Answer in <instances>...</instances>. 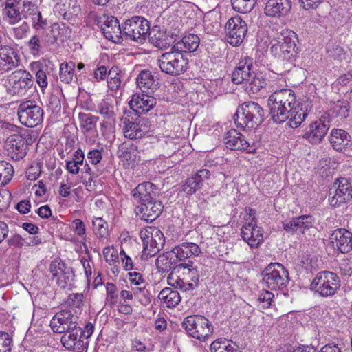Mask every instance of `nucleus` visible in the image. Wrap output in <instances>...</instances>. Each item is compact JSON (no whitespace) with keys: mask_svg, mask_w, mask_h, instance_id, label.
Masks as SVG:
<instances>
[{"mask_svg":"<svg viewBox=\"0 0 352 352\" xmlns=\"http://www.w3.org/2000/svg\"><path fill=\"white\" fill-rule=\"evenodd\" d=\"M267 105L274 123L283 124L289 120L292 128L301 124L307 116L309 107L308 102H297L294 91L289 89L274 91L268 98Z\"/></svg>","mask_w":352,"mask_h":352,"instance_id":"nucleus-1","label":"nucleus"},{"mask_svg":"<svg viewBox=\"0 0 352 352\" xmlns=\"http://www.w3.org/2000/svg\"><path fill=\"white\" fill-rule=\"evenodd\" d=\"M296 34L289 30H284L276 34L273 40L270 51L272 55L278 58L280 62H285L286 67L282 72L289 71L293 61L295 60Z\"/></svg>","mask_w":352,"mask_h":352,"instance_id":"nucleus-2","label":"nucleus"},{"mask_svg":"<svg viewBox=\"0 0 352 352\" xmlns=\"http://www.w3.org/2000/svg\"><path fill=\"white\" fill-rule=\"evenodd\" d=\"M264 120V110L255 102L243 103L237 108L234 117L236 126L247 131L256 129Z\"/></svg>","mask_w":352,"mask_h":352,"instance_id":"nucleus-3","label":"nucleus"},{"mask_svg":"<svg viewBox=\"0 0 352 352\" xmlns=\"http://www.w3.org/2000/svg\"><path fill=\"white\" fill-rule=\"evenodd\" d=\"M36 0H6L3 14L11 25L19 22L23 18H32L39 11Z\"/></svg>","mask_w":352,"mask_h":352,"instance_id":"nucleus-4","label":"nucleus"},{"mask_svg":"<svg viewBox=\"0 0 352 352\" xmlns=\"http://www.w3.org/2000/svg\"><path fill=\"white\" fill-rule=\"evenodd\" d=\"M157 64L162 72L170 76H179L187 70L188 60L184 54L177 51L173 46L170 51L159 56Z\"/></svg>","mask_w":352,"mask_h":352,"instance_id":"nucleus-5","label":"nucleus"},{"mask_svg":"<svg viewBox=\"0 0 352 352\" xmlns=\"http://www.w3.org/2000/svg\"><path fill=\"white\" fill-rule=\"evenodd\" d=\"M265 286L272 291L284 290L289 282L287 270L279 263H271L261 272Z\"/></svg>","mask_w":352,"mask_h":352,"instance_id":"nucleus-6","label":"nucleus"},{"mask_svg":"<svg viewBox=\"0 0 352 352\" xmlns=\"http://www.w3.org/2000/svg\"><path fill=\"white\" fill-rule=\"evenodd\" d=\"M310 286L322 297L333 296L340 287V280L334 272L322 271L316 274Z\"/></svg>","mask_w":352,"mask_h":352,"instance_id":"nucleus-7","label":"nucleus"},{"mask_svg":"<svg viewBox=\"0 0 352 352\" xmlns=\"http://www.w3.org/2000/svg\"><path fill=\"white\" fill-rule=\"evenodd\" d=\"M122 38L142 43L150 30L149 22L144 17L134 16L122 23Z\"/></svg>","mask_w":352,"mask_h":352,"instance_id":"nucleus-8","label":"nucleus"},{"mask_svg":"<svg viewBox=\"0 0 352 352\" xmlns=\"http://www.w3.org/2000/svg\"><path fill=\"white\" fill-rule=\"evenodd\" d=\"M182 327L192 338L199 340H206L213 331L212 323L201 315H191L186 317Z\"/></svg>","mask_w":352,"mask_h":352,"instance_id":"nucleus-9","label":"nucleus"},{"mask_svg":"<svg viewBox=\"0 0 352 352\" xmlns=\"http://www.w3.org/2000/svg\"><path fill=\"white\" fill-rule=\"evenodd\" d=\"M20 122L27 127H34L41 124L43 118V109L34 100L23 101L17 109Z\"/></svg>","mask_w":352,"mask_h":352,"instance_id":"nucleus-10","label":"nucleus"},{"mask_svg":"<svg viewBox=\"0 0 352 352\" xmlns=\"http://www.w3.org/2000/svg\"><path fill=\"white\" fill-rule=\"evenodd\" d=\"M352 199V178L340 177L335 180L329 190V201L330 205L338 207L341 204Z\"/></svg>","mask_w":352,"mask_h":352,"instance_id":"nucleus-11","label":"nucleus"},{"mask_svg":"<svg viewBox=\"0 0 352 352\" xmlns=\"http://www.w3.org/2000/svg\"><path fill=\"white\" fill-rule=\"evenodd\" d=\"M7 83L10 94L23 96L32 87L34 78L28 71L18 69L8 76Z\"/></svg>","mask_w":352,"mask_h":352,"instance_id":"nucleus-12","label":"nucleus"},{"mask_svg":"<svg viewBox=\"0 0 352 352\" xmlns=\"http://www.w3.org/2000/svg\"><path fill=\"white\" fill-rule=\"evenodd\" d=\"M143 243L144 255L155 256L164 245L165 239L163 233L157 228H148L140 232Z\"/></svg>","mask_w":352,"mask_h":352,"instance_id":"nucleus-13","label":"nucleus"},{"mask_svg":"<svg viewBox=\"0 0 352 352\" xmlns=\"http://www.w3.org/2000/svg\"><path fill=\"white\" fill-rule=\"evenodd\" d=\"M125 138L135 140L142 138L148 131L146 120L137 114L126 115L121 119Z\"/></svg>","mask_w":352,"mask_h":352,"instance_id":"nucleus-14","label":"nucleus"},{"mask_svg":"<svg viewBox=\"0 0 352 352\" xmlns=\"http://www.w3.org/2000/svg\"><path fill=\"white\" fill-rule=\"evenodd\" d=\"M228 42L233 46L240 45L248 32V26L245 21L236 16L230 18L225 25Z\"/></svg>","mask_w":352,"mask_h":352,"instance_id":"nucleus-15","label":"nucleus"},{"mask_svg":"<svg viewBox=\"0 0 352 352\" xmlns=\"http://www.w3.org/2000/svg\"><path fill=\"white\" fill-rule=\"evenodd\" d=\"M314 218L311 215H301L283 222V230L291 234H305L306 231L314 227Z\"/></svg>","mask_w":352,"mask_h":352,"instance_id":"nucleus-16","label":"nucleus"},{"mask_svg":"<svg viewBox=\"0 0 352 352\" xmlns=\"http://www.w3.org/2000/svg\"><path fill=\"white\" fill-rule=\"evenodd\" d=\"M5 148L14 160L23 159L26 155L28 143L25 137L15 133L8 137Z\"/></svg>","mask_w":352,"mask_h":352,"instance_id":"nucleus-17","label":"nucleus"},{"mask_svg":"<svg viewBox=\"0 0 352 352\" xmlns=\"http://www.w3.org/2000/svg\"><path fill=\"white\" fill-rule=\"evenodd\" d=\"M253 67L252 58L248 56L242 58L232 73V82L236 85H241L243 87L254 73Z\"/></svg>","mask_w":352,"mask_h":352,"instance_id":"nucleus-18","label":"nucleus"},{"mask_svg":"<svg viewBox=\"0 0 352 352\" xmlns=\"http://www.w3.org/2000/svg\"><path fill=\"white\" fill-rule=\"evenodd\" d=\"M329 239L334 249L346 254L352 250V233L345 228L334 230Z\"/></svg>","mask_w":352,"mask_h":352,"instance_id":"nucleus-19","label":"nucleus"},{"mask_svg":"<svg viewBox=\"0 0 352 352\" xmlns=\"http://www.w3.org/2000/svg\"><path fill=\"white\" fill-rule=\"evenodd\" d=\"M151 94L143 92L135 94L132 96L129 104L135 114L146 113L156 105V99Z\"/></svg>","mask_w":352,"mask_h":352,"instance_id":"nucleus-20","label":"nucleus"},{"mask_svg":"<svg viewBox=\"0 0 352 352\" xmlns=\"http://www.w3.org/2000/svg\"><path fill=\"white\" fill-rule=\"evenodd\" d=\"M20 65L16 52L9 45L0 46V74L14 69Z\"/></svg>","mask_w":352,"mask_h":352,"instance_id":"nucleus-21","label":"nucleus"},{"mask_svg":"<svg viewBox=\"0 0 352 352\" xmlns=\"http://www.w3.org/2000/svg\"><path fill=\"white\" fill-rule=\"evenodd\" d=\"M122 24L113 16H104L101 25V30L106 38L115 43H120L122 40Z\"/></svg>","mask_w":352,"mask_h":352,"instance_id":"nucleus-22","label":"nucleus"},{"mask_svg":"<svg viewBox=\"0 0 352 352\" xmlns=\"http://www.w3.org/2000/svg\"><path fill=\"white\" fill-rule=\"evenodd\" d=\"M263 230L258 227L256 222L244 225L241 231L243 239L252 248H258L263 241Z\"/></svg>","mask_w":352,"mask_h":352,"instance_id":"nucleus-23","label":"nucleus"},{"mask_svg":"<svg viewBox=\"0 0 352 352\" xmlns=\"http://www.w3.org/2000/svg\"><path fill=\"white\" fill-rule=\"evenodd\" d=\"M211 173L208 169H201L188 177L183 186V191L188 195H192L201 189L204 184L210 178Z\"/></svg>","mask_w":352,"mask_h":352,"instance_id":"nucleus-24","label":"nucleus"},{"mask_svg":"<svg viewBox=\"0 0 352 352\" xmlns=\"http://www.w3.org/2000/svg\"><path fill=\"white\" fill-rule=\"evenodd\" d=\"M140 218L146 222H153L162 212L164 205L160 201H156L154 197L151 200L138 206Z\"/></svg>","mask_w":352,"mask_h":352,"instance_id":"nucleus-25","label":"nucleus"},{"mask_svg":"<svg viewBox=\"0 0 352 352\" xmlns=\"http://www.w3.org/2000/svg\"><path fill=\"white\" fill-rule=\"evenodd\" d=\"M224 144L228 148L231 150L252 152L249 142L236 129H231L226 133L224 137Z\"/></svg>","mask_w":352,"mask_h":352,"instance_id":"nucleus-26","label":"nucleus"},{"mask_svg":"<svg viewBox=\"0 0 352 352\" xmlns=\"http://www.w3.org/2000/svg\"><path fill=\"white\" fill-rule=\"evenodd\" d=\"M157 186L151 182L140 184L131 192L134 201L142 205L143 203L151 200L157 193Z\"/></svg>","mask_w":352,"mask_h":352,"instance_id":"nucleus-27","label":"nucleus"},{"mask_svg":"<svg viewBox=\"0 0 352 352\" xmlns=\"http://www.w3.org/2000/svg\"><path fill=\"white\" fill-rule=\"evenodd\" d=\"M329 121L317 120L310 125L309 131L303 135V138L312 144L320 143L329 129Z\"/></svg>","mask_w":352,"mask_h":352,"instance_id":"nucleus-28","label":"nucleus"},{"mask_svg":"<svg viewBox=\"0 0 352 352\" xmlns=\"http://www.w3.org/2000/svg\"><path fill=\"white\" fill-rule=\"evenodd\" d=\"M292 8L291 0H267L265 14L272 17L286 16Z\"/></svg>","mask_w":352,"mask_h":352,"instance_id":"nucleus-29","label":"nucleus"},{"mask_svg":"<svg viewBox=\"0 0 352 352\" xmlns=\"http://www.w3.org/2000/svg\"><path fill=\"white\" fill-rule=\"evenodd\" d=\"M329 142L334 150L342 151L352 144V137L345 130L333 129L329 136Z\"/></svg>","mask_w":352,"mask_h":352,"instance_id":"nucleus-30","label":"nucleus"},{"mask_svg":"<svg viewBox=\"0 0 352 352\" xmlns=\"http://www.w3.org/2000/svg\"><path fill=\"white\" fill-rule=\"evenodd\" d=\"M171 252L176 256L177 261H183L192 256H198L201 251L196 243L184 242L173 248Z\"/></svg>","mask_w":352,"mask_h":352,"instance_id":"nucleus-31","label":"nucleus"},{"mask_svg":"<svg viewBox=\"0 0 352 352\" xmlns=\"http://www.w3.org/2000/svg\"><path fill=\"white\" fill-rule=\"evenodd\" d=\"M149 41L155 47L164 50L168 48L173 38L170 37L165 31L160 29L159 26H154L151 30H149L147 34Z\"/></svg>","mask_w":352,"mask_h":352,"instance_id":"nucleus-32","label":"nucleus"},{"mask_svg":"<svg viewBox=\"0 0 352 352\" xmlns=\"http://www.w3.org/2000/svg\"><path fill=\"white\" fill-rule=\"evenodd\" d=\"M136 82L142 92L148 94L154 93L158 85V82L149 70L141 71L136 78Z\"/></svg>","mask_w":352,"mask_h":352,"instance_id":"nucleus-33","label":"nucleus"},{"mask_svg":"<svg viewBox=\"0 0 352 352\" xmlns=\"http://www.w3.org/2000/svg\"><path fill=\"white\" fill-rule=\"evenodd\" d=\"M267 81L264 74L254 72L242 87L249 95L255 94L265 87Z\"/></svg>","mask_w":352,"mask_h":352,"instance_id":"nucleus-34","label":"nucleus"},{"mask_svg":"<svg viewBox=\"0 0 352 352\" xmlns=\"http://www.w3.org/2000/svg\"><path fill=\"white\" fill-rule=\"evenodd\" d=\"M178 268L184 270V275L186 283L192 284L193 289L198 285L199 280V273L197 267L194 265L192 261H188L187 263H180L177 265Z\"/></svg>","mask_w":352,"mask_h":352,"instance_id":"nucleus-35","label":"nucleus"},{"mask_svg":"<svg viewBox=\"0 0 352 352\" xmlns=\"http://www.w3.org/2000/svg\"><path fill=\"white\" fill-rule=\"evenodd\" d=\"M158 298L164 306L168 308L175 307L181 301V296L178 291L170 287H165L160 292Z\"/></svg>","mask_w":352,"mask_h":352,"instance_id":"nucleus-36","label":"nucleus"},{"mask_svg":"<svg viewBox=\"0 0 352 352\" xmlns=\"http://www.w3.org/2000/svg\"><path fill=\"white\" fill-rule=\"evenodd\" d=\"M199 38L197 35L190 34L185 36L182 41L177 42L173 47L177 51L183 54L195 51L199 45Z\"/></svg>","mask_w":352,"mask_h":352,"instance_id":"nucleus-37","label":"nucleus"},{"mask_svg":"<svg viewBox=\"0 0 352 352\" xmlns=\"http://www.w3.org/2000/svg\"><path fill=\"white\" fill-rule=\"evenodd\" d=\"M96 111L99 112L104 117V121L101 124L102 127L107 128L115 124L116 115L113 107L111 104L102 100L98 104Z\"/></svg>","mask_w":352,"mask_h":352,"instance_id":"nucleus-38","label":"nucleus"},{"mask_svg":"<svg viewBox=\"0 0 352 352\" xmlns=\"http://www.w3.org/2000/svg\"><path fill=\"white\" fill-rule=\"evenodd\" d=\"M173 253L166 252L160 255L155 261L156 267L161 273L168 272L172 270L173 266L176 265V259H173Z\"/></svg>","mask_w":352,"mask_h":352,"instance_id":"nucleus-39","label":"nucleus"},{"mask_svg":"<svg viewBox=\"0 0 352 352\" xmlns=\"http://www.w3.org/2000/svg\"><path fill=\"white\" fill-rule=\"evenodd\" d=\"M65 265L63 262L54 261L50 265V272L61 288L66 286Z\"/></svg>","mask_w":352,"mask_h":352,"instance_id":"nucleus-40","label":"nucleus"},{"mask_svg":"<svg viewBox=\"0 0 352 352\" xmlns=\"http://www.w3.org/2000/svg\"><path fill=\"white\" fill-rule=\"evenodd\" d=\"M51 34L54 42L58 45L63 44L66 40V26L65 23H54L51 26Z\"/></svg>","mask_w":352,"mask_h":352,"instance_id":"nucleus-41","label":"nucleus"},{"mask_svg":"<svg viewBox=\"0 0 352 352\" xmlns=\"http://www.w3.org/2000/svg\"><path fill=\"white\" fill-rule=\"evenodd\" d=\"M59 95H61L63 98L64 101L63 102V112L66 110V106H65V96L63 91L62 87L60 85H58L57 87L54 88V94L51 96L50 99V104L52 107L53 112H59L61 109V102L60 99L59 98Z\"/></svg>","mask_w":352,"mask_h":352,"instance_id":"nucleus-42","label":"nucleus"},{"mask_svg":"<svg viewBox=\"0 0 352 352\" xmlns=\"http://www.w3.org/2000/svg\"><path fill=\"white\" fill-rule=\"evenodd\" d=\"M257 3V0H231L234 10L246 14L250 12Z\"/></svg>","mask_w":352,"mask_h":352,"instance_id":"nucleus-43","label":"nucleus"},{"mask_svg":"<svg viewBox=\"0 0 352 352\" xmlns=\"http://www.w3.org/2000/svg\"><path fill=\"white\" fill-rule=\"evenodd\" d=\"M14 174L12 166L5 162H0V187L5 186L11 180Z\"/></svg>","mask_w":352,"mask_h":352,"instance_id":"nucleus-44","label":"nucleus"},{"mask_svg":"<svg viewBox=\"0 0 352 352\" xmlns=\"http://www.w3.org/2000/svg\"><path fill=\"white\" fill-rule=\"evenodd\" d=\"M136 147L133 144L124 142L120 144L118 150V156L126 161L134 160L135 157Z\"/></svg>","mask_w":352,"mask_h":352,"instance_id":"nucleus-45","label":"nucleus"},{"mask_svg":"<svg viewBox=\"0 0 352 352\" xmlns=\"http://www.w3.org/2000/svg\"><path fill=\"white\" fill-rule=\"evenodd\" d=\"M66 318L64 316L63 311L56 314L52 319L50 326L54 333L61 334L65 333L66 331Z\"/></svg>","mask_w":352,"mask_h":352,"instance_id":"nucleus-46","label":"nucleus"},{"mask_svg":"<svg viewBox=\"0 0 352 352\" xmlns=\"http://www.w3.org/2000/svg\"><path fill=\"white\" fill-rule=\"evenodd\" d=\"M85 155L80 148H78L74 153L72 161H67V171L76 174L79 171V165L82 164Z\"/></svg>","mask_w":352,"mask_h":352,"instance_id":"nucleus-47","label":"nucleus"},{"mask_svg":"<svg viewBox=\"0 0 352 352\" xmlns=\"http://www.w3.org/2000/svg\"><path fill=\"white\" fill-rule=\"evenodd\" d=\"M167 283L171 287L179 289L183 292L193 290V285L192 284L186 283L184 279H181L179 276H175L172 273L168 274L167 277Z\"/></svg>","mask_w":352,"mask_h":352,"instance_id":"nucleus-48","label":"nucleus"},{"mask_svg":"<svg viewBox=\"0 0 352 352\" xmlns=\"http://www.w3.org/2000/svg\"><path fill=\"white\" fill-rule=\"evenodd\" d=\"M78 118L81 126L87 131H90L96 128L98 118L90 113H79Z\"/></svg>","mask_w":352,"mask_h":352,"instance_id":"nucleus-49","label":"nucleus"},{"mask_svg":"<svg viewBox=\"0 0 352 352\" xmlns=\"http://www.w3.org/2000/svg\"><path fill=\"white\" fill-rule=\"evenodd\" d=\"M67 10V21L71 24H78L80 21L78 15L81 13L80 6L77 3V0H69V8Z\"/></svg>","mask_w":352,"mask_h":352,"instance_id":"nucleus-50","label":"nucleus"},{"mask_svg":"<svg viewBox=\"0 0 352 352\" xmlns=\"http://www.w3.org/2000/svg\"><path fill=\"white\" fill-rule=\"evenodd\" d=\"M211 352H237V349L226 340H217L210 344Z\"/></svg>","mask_w":352,"mask_h":352,"instance_id":"nucleus-51","label":"nucleus"},{"mask_svg":"<svg viewBox=\"0 0 352 352\" xmlns=\"http://www.w3.org/2000/svg\"><path fill=\"white\" fill-rule=\"evenodd\" d=\"M29 50L34 55H39L43 48V41L41 38L35 34L31 37L27 43Z\"/></svg>","mask_w":352,"mask_h":352,"instance_id":"nucleus-52","label":"nucleus"},{"mask_svg":"<svg viewBox=\"0 0 352 352\" xmlns=\"http://www.w3.org/2000/svg\"><path fill=\"white\" fill-rule=\"evenodd\" d=\"M103 255L106 262L109 265H113L119 260L118 250L114 248H104L103 249Z\"/></svg>","mask_w":352,"mask_h":352,"instance_id":"nucleus-53","label":"nucleus"},{"mask_svg":"<svg viewBox=\"0 0 352 352\" xmlns=\"http://www.w3.org/2000/svg\"><path fill=\"white\" fill-rule=\"evenodd\" d=\"M12 339L6 332L0 331V352H10Z\"/></svg>","mask_w":352,"mask_h":352,"instance_id":"nucleus-54","label":"nucleus"},{"mask_svg":"<svg viewBox=\"0 0 352 352\" xmlns=\"http://www.w3.org/2000/svg\"><path fill=\"white\" fill-rule=\"evenodd\" d=\"M333 109L337 115L342 118H346L349 112V102L346 100H338L334 104Z\"/></svg>","mask_w":352,"mask_h":352,"instance_id":"nucleus-55","label":"nucleus"},{"mask_svg":"<svg viewBox=\"0 0 352 352\" xmlns=\"http://www.w3.org/2000/svg\"><path fill=\"white\" fill-rule=\"evenodd\" d=\"M70 230L74 234L85 239L86 228L84 223L80 219H74L70 225Z\"/></svg>","mask_w":352,"mask_h":352,"instance_id":"nucleus-56","label":"nucleus"},{"mask_svg":"<svg viewBox=\"0 0 352 352\" xmlns=\"http://www.w3.org/2000/svg\"><path fill=\"white\" fill-rule=\"evenodd\" d=\"M93 229L96 234L102 237L107 232V228L104 226L106 222L102 218H96L92 221Z\"/></svg>","mask_w":352,"mask_h":352,"instance_id":"nucleus-57","label":"nucleus"},{"mask_svg":"<svg viewBox=\"0 0 352 352\" xmlns=\"http://www.w3.org/2000/svg\"><path fill=\"white\" fill-rule=\"evenodd\" d=\"M29 30V24L23 21L19 26L13 28L14 36L16 39H22L25 37Z\"/></svg>","mask_w":352,"mask_h":352,"instance_id":"nucleus-58","label":"nucleus"},{"mask_svg":"<svg viewBox=\"0 0 352 352\" xmlns=\"http://www.w3.org/2000/svg\"><path fill=\"white\" fill-rule=\"evenodd\" d=\"M83 294L82 293L70 294L67 297V304L74 307H80L82 305Z\"/></svg>","mask_w":352,"mask_h":352,"instance_id":"nucleus-59","label":"nucleus"},{"mask_svg":"<svg viewBox=\"0 0 352 352\" xmlns=\"http://www.w3.org/2000/svg\"><path fill=\"white\" fill-rule=\"evenodd\" d=\"M32 25L36 30L45 28L47 25V20L43 19L41 13L38 11L32 18Z\"/></svg>","mask_w":352,"mask_h":352,"instance_id":"nucleus-60","label":"nucleus"},{"mask_svg":"<svg viewBox=\"0 0 352 352\" xmlns=\"http://www.w3.org/2000/svg\"><path fill=\"white\" fill-rule=\"evenodd\" d=\"M340 271L344 275H351L352 274V262L348 258H344L339 263Z\"/></svg>","mask_w":352,"mask_h":352,"instance_id":"nucleus-61","label":"nucleus"},{"mask_svg":"<svg viewBox=\"0 0 352 352\" xmlns=\"http://www.w3.org/2000/svg\"><path fill=\"white\" fill-rule=\"evenodd\" d=\"M274 297V294L272 292L263 290V292L261 293L258 300L265 303L264 306L265 307H269L271 305Z\"/></svg>","mask_w":352,"mask_h":352,"instance_id":"nucleus-62","label":"nucleus"},{"mask_svg":"<svg viewBox=\"0 0 352 352\" xmlns=\"http://www.w3.org/2000/svg\"><path fill=\"white\" fill-rule=\"evenodd\" d=\"M78 319V317L77 316H74L72 314H69V316H67V333L70 330L81 331V329L80 327H78V329L77 328Z\"/></svg>","mask_w":352,"mask_h":352,"instance_id":"nucleus-63","label":"nucleus"},{"mask_svg":"<svg viewBox=\"0 0 352 352\" xmlns=\"http://www.w3.org/2000/svg\"><path fill=\"white\" fill-rule=\"evenodd\" d=\"M88 160L92 164H98L102 160V155L98 150H92L88 153L87 155Z\"/></svg>","mask_w":352,"mask_h":352,"instance_id":"nucleus-64","label":"nucleus"}]
</instances>
